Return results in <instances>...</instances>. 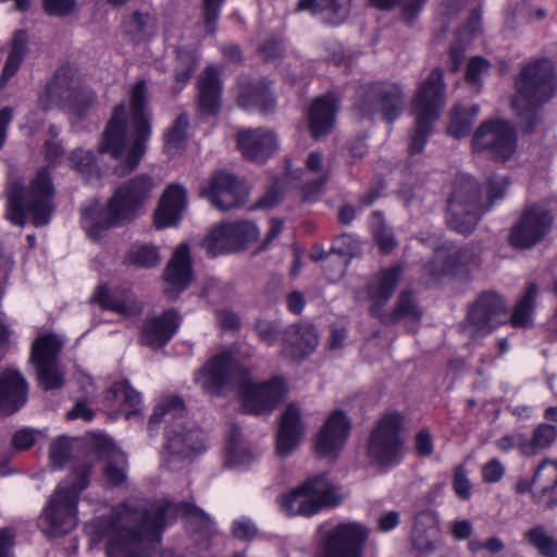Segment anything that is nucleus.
<instances>
[{
  "instance_id": "nucleus-1",
  "label": "nucleus",
  "mask_w": 557,
  "mask_h": 557,
  "mask_svg": "<svg viewBox=\"0 0 557 557\" xmlns=\"http://www.w3.org/2000/svg\"><path fill=\"white\" fill-rule=\"evenodd\" d=\"M186 519L187 528L197 540L212 533V520L200 508L188 503L160 499L149 506L125 504L108 517L94 522L95 534L108 537V557H150L160 542L161 530L176 517Z\"/></svg>"
},
{
  "instance_id": "nucleus-2",
  "label": "nucleus",
  "mask_w": 557,
  "mask_h": 557,
  "mask_svg": "<svg viewBox=\"0 0 557 557\" xmlns=\"http://www.w3.org/2000/svg\"><path fill=\"white\" fill-rule=\"evenodd\" d=\"M147 82L139 79L131 90V131L127 139L128 123L126 107L117 104L102 134L98 147L99 153H109L122 163L115 168L119 176L133 172L146 152V144L150 136L151 115L147 111Z\"/></svg>"
},
{
  "instance_id": "nucleus-3",
  "label": "nucleus",
  "mask_w": 557,
  "mask_h": 557,
  "mask_svg": "<svg viewBox=\"0 0 557 557\" xmlns=\"http://www.w3.org/2000/svg\"><path fill=\"white\" fill-rule=\"evenodd\" d=\"M153 188V180L147 174H139L117 187L106 208H86L83 226L88 236L97 240L103 231L133 221Z\"/></svg>"
},
{
  "instance_id": "nucleus-4",
  "label": "nucleus",
  "mask_w": 557,
  "mask_h": 557,
  "mask_svg": "<svg viewBox=\"0 0 557 557\" xmlns=\"http://www.w3.org/2000/svg\"><path fill=\"white\" fill-rule=\"evenodd\" d=\"M508 185L509 181L506 176L492 175L487 181L488 201L484 205L481 187L475 178L470 176L457 178L447 200V225L460 234H471L483 213L494 205L495 200L504 197Z\"/></svg>"
},
{
  "instance_id": "nucleus-5",
  "label": "nucleus",
  "mask_w": 557,
  "mask_h": 557,
  "mask_svg": "<svg viewBox=\"0 0 557 557\" xmlns=\"http://www.w3.org/2000/svg\"><path fill=\"white\" fill-rule=\"evenodd\" d=\"M92 467L91 461L79 462L59 483L38 519V527L46 536H64L75 529L79 494L89 484Z\"/></svg>"
},
{
  "instance_id": "nucleus-6",
  "label": "nucleus",
  "mask_w": 557,
  "mask_h": 557,
  "mask_svg": "<svg viewBox=\"0 0 557 557\" xmlns=\"http://www.w3.org/2000/svg\"><path fill=\"white\" fill-rule=\"evenodd\" d=\"M515 85L512 108L520 119L523 131L531 133L541 121V107L555 95L556 76L553 63L543 59L527 64Z\"/></svg>"
},
{
  "instance_id": "nucleus-7",
  "label": "nucleus",
  "mask_w": 557,
  "mask_h": 557,
  "mask_svg": "<svg viewBox=\"0 0 557 557\" xmlns=\"http://www.w3.org/2000/svg\"><path fill=\"white\" fill-rule=\"evenodd\" d=\"M8 218L16 225L25 224V215H32L35 226L49 223L53 208L51 197L53 187L47 169L37 173L27 190L20 182H12L8 187Z\"/></svg>"
},
{
  "instance_id": "nucleus-8",
  "label": "nucleus",
  "mask_w": 557,
  "mask_h": 557,
  "mask_svg": "<svg viewBox=\"0 0 557 557\" xmlns=\"http://www.w3.org/2000/svg\"><path fill=\"white\" fill-rule=\"evenodd\" d=\"M344 496L339 487L326 474H319L304 481L298 487L280 497L282 510L288 516H312L323 508L336 507Z\"/></svg>"
},
{
  "instance_id": "nucleus-9",
  "label": "nucleus",
  "mask_w": 557,
  "mask_h": 557,
  "mask_svg": "<svg viewBox=\"0 0 557 557\" xmlns=\"http://www.w3.org/2000/svg\"><path fill=\"white\" fill-rule=\"evenodd\" d=\"M508 319L504 297L494 290H485L470 305L465 320L459 324V332L470 341L476 342Z\"/></svg>"
},
{
  "instance_id": "nucleus-10",
  "label": "nucleus",
  "mask_w": 557,
  "mask_h": 557,
  "mask_svg": "<svg viewBox=\"0 0 557 557\" xmlns=\"http://www.w3.org/2000/svg\"><path fill=\"white\" fill-rule=\"evenodd\" d=\"M404 91L395 83L374 82L358 88L354 111L360 119L381 112L384 121L393 123L403 112Z\"/></svg>"
},
{
  "instance_id": "nucleus-11",
  "label": "nucleus",
  "mask_w": 557,
  "mask_h": 557,
  "mask_svg": "<svg viewBox=\"0 0 557 557\" xmlns=\"http://www.w3.org/2000/svg\"><path fill=\"white\" fill-rule=\"evenodd\" d=\"M95 101V94L83 87L79 78L69 65L59 67L47 87V95L40 98L44 110L52 104L73 111L82 116Z\"/></svg>"
},
{
  "instance_id": "nucleus-12",
  "label": "nucleus",
  "mask_w": 557,
  "mask_h": 557,
  "mask_svg": "<svg viewBox=\"0 0 557 557\" xmlns=\"http://www.w3.org/2000/svg\"><path fill=\"white\" fill-rule=\"evenodd\" d=\"M474 153H483L497 162H506L517 151V132L504 120H488L480 124L471 139Z\"/></svg>"
},
{
  "instance_id": "nucleus-13",
  "label": "nucleus",
  "mask_w": 557,
  "mask_h": 557,
  "mask_svg": "<svg viewBox=\"0 0 557 557\" xmlns=\"http://www.w3.org/2000/svg\"><path fill=\"white\" fill-rule=\"evenodd\" d=\"M403 416L392 412L383 416L372 430L368 442V455L383 467L398 463L403 457L404 441L400 437Z\"/></svg>"
},
{
  "instance_id": "nucleus-14",
  "label": "nucleus",
  "mask_w": 557,
  "mask_h": 557,
  "mask_svg": "<svg viewBox=\"0 0 557 557\" xmlns=\"http://www.w3.org/2000/svg\"><path fill=\"white\" fill-rule=\"evenodd\" d=\"M62 342L53 334L39 335L32 345L30 362L37 374L38 384L45 391L60 388L64 374L59 362Z\"/></svg>"
},
{
  "instance_id": "nucleus-15",
  "label": "nucleus",
  "mask_w": 557,
  "mask_h": 557,
  "mask_svg": "<svg viewBox=\"0 0 557 557\" xmlns=\"http://www.w3.org/2000/svg\"><path fill=\"white\" fill-rule=\"evenodd\" d=\"M553 222L554 216L546 205H531L511 226L508 242L517 249L531 248L550 232Z\"/></svg>"
},
{
  "instance_id": "nucleus-16",
  "label": "nucleus",
  "mask_w": 557,
  "mask_h": 557,
  "mask_svg": "<svg viewBox=\"0 0 557 557\" xmlns=\"http://www.w3.org/2000/svg\"><path fill=\"white\" fill-rule=\"evenodd\" d=\"M368 530L359 523H342L324 537L317 557H362Z\"/></svg>"
},
{
  "instance_id": "nucleus-17",
  "label": "nucleus",
  "mask_w": 557,
  "mask_h": 557,
  "mask_svg": "<svg viewBox=\"0 0 557 557\" xmlns=\"http://www.w3.org/2000/svg\"><path fill=\"white\" fill-rule=\"evenodd\" d=\"M243 409L247 413L261 414L273 410L283 399L286 389L281 379L256 384L249 379H243L239 384Z\"/></svg>"
},
{
  "instance_id": "nucleus-18",
  "label": "nucleus",
  "mask_w": 557,
  "mask_h": 557,
  "mask_svg": "<svg viewBox=\"0 0 557 557\" xmlns=\"http://www.w3.org/2000/svg\"><path fill=\"white\" fill-rule=\"evenodd\" d=\"M215 208L222 211L237 209L245 205L247 189L233 174L224 171L214 173L207 188L201 190Z\"/></svg>"
},
{
  "instance_id": "nucleus-19",
  "label": "nucleus",
  "mask_w": 557,
  "mask_h": 557,
  "mask_svg": "<svg viewBox=\"0 0 557 557\" xmlns=\"http://www.w3.org/2000/svg\"><path fill=\"white\" fill-rule=\"evenodd\" d=\"M237 367L231 351L211 357L197 372L196 380L211 395H221L235 380Z\"/></svg>"
},
{
  "instance_id": "nucleus-20",
  "label": "nucleus",
  "mask_w": 557,
  "mask_h": 557,
  "mask_svg": "<svg viewBox=\"0 0 557 557\" xmlns=\"http://www.w3.org/2000/svg\"><path fill=\"white\" fill-rule=\"evenodd\" d=\"M445 103L443 71L435 67L420 84L412 103V114L438 120L441 108Z\"/></svg>"
},
{
  "instance_id": "nucleus-21",
  "label": "nucleus",
  "mask_w": 557,
  "mask_h": 557,
  "mask_svg": "<svg viewBox=\"0 0 557 557\" xmlns=\"http://www.w3.org/2000/svg\"><path fill=\"white\" fill-rule=\"evenodd\" d=\"M351 423L342 410H334L315 436L314 448L320 457H335L344 447Z\"/></svg>"
},
{
  "instance_id": "nucleus-22",
  "label": "nucleus",
  "mask_w": 557,
  "mask_h": 557,
  "mask_svg": "<svg viewBox=\"0 0 557 557\" xmlns=\"http://www.w3.org/2000/svg\"><path fill=\"white\" fill-rule=\"evenodd\" d=\"M163 278L166 284L164 293L172 299L177 298L190 284L193 270L189 247L186 244H181L173 252L163 272Z\"/></svg>"
},
{
  "instance_id": "nucleus-23",
  "label": "nucleus",
  "mask_w": 557,
  "mask_h": 557,
  "mask_svg": "<svg viewBox=\"0 0 557 557\" xmlns=\"http://www.w3.org/2000/svg\"><path fill=\"white\" fill-rule=\"evenodd\" d=\"M306 431L301 411L296 404H289L281 414L276 434V454L285 458L299 446Z\"/></svg>"
},
{
  "instance_id": "nucleus-24",
  "label": "nucleus",
  "mask_w": 557,
  "mask_h": 557,
  "mask_svg": "<svg viewBox=\"0 0 557 557\" xmlns=\"http://www.w3.org/2000/svg\"><path fill=\"white\" fill-rule=\"evenodd\" d=\"M166 450L174 459L184 460L191 458L203 450V434L191 425L178 422L171 426L166 433Z\"/></svg>"
},
{
  "instance_id": "nucleus-25",
  "label": "nucleus",
  "mask_w": 557,
  "mask_h": 557,
  "mask_svg": "<svg viewBox=\"0 0 557 557\" xmlns=\"http://www.w3.org/2000/svg\"><path fill=\"white\" fill-rule=\"evenodd\" d=\"M404 273L399 264L386 268L377 272L367 285V294L372 301L370 314L376 318L382 313L385 304L392 298L399 280Z\"/></svg>"
},
{
  "instance_id": "nucleus-26",
  "label": "nucleus",
  "mask_w": 557,
  "mask_h": 557,
  "mask_svg": "<svg viewBox=\"0 0 557 557\" xmlns=\"http://www.w3.org/2000/svg\"><path fill=\"white\" fill-rule=\"evenodd\" d=\"M28 384L24 375L14 369L0 373V416H10L25 405Z\"/></svg>"
},
{
  "instance_id": "nucleus-27",
  "label": "nucleus",
  "mask_w": 557,
  "mask_h": 557,
  "mask_svg": "<svg viewBox=\"0 0 557 557\" xmlns=\"http://www.w3.org/2000/svg\"><path fill=\"white\" fill-rule=\"evenodd\" d=\"M178 326V312L175 309H169L145 321L139 341L152 349L161 348L171 339Z\"/></svg>"
},
{
  "instance_id": "nucleus-28",
  "label": "nucleus",
  "mask_w": 557,
  "mask_h": 557,
  "mask_svg": "<svg viewBox=\"0 0 557 557\" xmlns=\"http://www.w3.org/2000/svg\"><path fill=\"white\" fill-rule=\"evenodd\" d=\"M237 146L246 159L262 163L276 150V136L272 131L248 129L238 133Z\"/></svg>"
},
{
  "instance_id": "nucleus-29",
  "label": "nucleus",
  "mask_w": 557,
  "mask_h": 557,
  "mask_svg": "<svg viewBox=\"0 0 557 557\" xmlns=\"http://www.w3.org/2000/svg\"><path fill=\"white\" fill-rule=\"evenodd\" d=\"M338 98L335 94L317 97L308 111V126L313 138L327 135L335 125Z\"/></svg>"
},
{
  "instance_id": "nucleus-30",
  "label": "nucleus",
  "mask_w": 557,
  "mask_h": 557,
  "mask_svg": "<svg viewBox=\"0 0 557 557\" xmlns=\"http://www.w3.org/2000/svg\"><path fill=\"white\" fill-rule=\"evenodd\" d=\"M317 345L318 335L312 325L294 324L284 333L283 352L292 360H302L315 349Z\"/></svg>"
},
{
  "instance_id": "nucleus-31",
  "label": "nucleus",
  "mask_w": 557,
  "mask_h": 557,
  "mask_svg": "<svg viewBox=\"0 0 557 557\" xmlns=\"http://www.w3.org/2000/svg\"><path fill=\"white\" fill-rule=\"evenodd\" d=\"M98 458L104 460L103 472L108 482L112 485H121L127 479V457L111 441L102 438L98 441Z\"/></svg>"
},
{
  "instance_id": "nucleus-32",
  "label": "nucleus",
  "mask_w": 557,
  "mask_h": 557,
  "mask_svg": "<svg viewBox=\"0 0 557 557\" xmlns=\"http://www.w3.org/2000/svg\"><path fill=\"white\" fill-rule=\"evenodd\" d=\"M185 202V189L180 185H170L164 191L160 205L154 212L156 226L163 228L176 224L181 219Z\"/></svg>"
},
{
  "instance_id": "nucleus-33",
  "label": "nucleus",
  "mask_w": 557,
  "mask_h": 557,
  "mask_svg": "<svg viewBox=\"0 0 557 557\" xmlns=\"http://www.w3.org/2000/svg\"><path fill=\"white\" fill-rule=\"evenodd\" d=\"M440 537V529L435 516L424 510L414 517L412 529V545L421 554H426L435 549Z\"/></svg>"
},
{
  "instance_id": "nucleus-34",
  "label": "nucleus",
  "mask_w": 557,
  "mask_h": 557,
  "mask_svg": "<svg viewBox=\"0 0 557 557\" xmlns=\"http://www.w3.org/2000/svg\"><path fill=\"white\" fill-rule=\"evenodd\" d=\"M91 301L99 305L102 309L112 310L122 315H136L141 312V305L136 301L129 293L124 296H117L106 285H100L96 289Z\"/></svg>"
},
{
  "instance_id": "nucleus-35",
  "label": "nucleus",
  "mask_w": 557,
  "mask_h": 557,
  "mask_svg": "<svg viewBox=\"0 0 557 557\" xmlns=\"http://www.w3.org/2000/svg\"><path fill=\"white\" fill-rule=\"evenodd\" d=\"M422 317V311L419 308L417 300L411 292L404 290L397 297V301L392 311L387 312L383 309L382 313L376 317L381 323L392 325L400 320H407L413 323L412 331H416V325Z\"/></svg>"
},
{
  "instance_id": "nucleus-36",
  "label": "nucleus",
  "mask_w": 557,
  "mask_h": 557,
  "mask_svg": "<svg viewBox=\"0 0 557 557\" xmlns=\"http://www.w3.org/2000/svg\"><path fill=\"white\" fill-rule=\"evenodd\" d=\"M357 244L349 235L343 234L338 236L332 247L331 255L336 257H327L324 267L326 276L330 281H336L344 275L347 258H352L357 253Z\"/></svg>"
},
{
  "instance_id": "nucleus-37",
  "label": "nucleus",
  "mask_w": 557,
  "mask_h": 557,
  "mask_svg": "<svg viewBox=\"0 0 557 557\" xmlns=\"http://www.w3.org/2000/svg\"><path fill=\"white\" fill-rule=\"evenodd\" d=\"M156 28V18L148 11L134 10L122 20V32L124 37L133 42L146 41Z\"/></svg>"
},
{
  "instance_id": "nucleus-38",
  "label": "nucleus",
  "mask_w": 557,
  "mask_h": 557,
  "mask_svg": "<svg viewBox=\"0 0 557 557\" xmlns=\"http://www.w3.org/2000/svg\"><path fill=\"white\" fill-rule=\"evenodd\" d=\"M351 0H299L297 10H307L313 14H325L332 25L345 22L349 15Z\"/></svg>"
},
{
  "instance_id": "nucleus-39",
  "label": "nucleus",
  "mask_w": 557,
  "mask_h": 557,
  "mask_svg": "<svg viewBox=\"0 0 557 557\" xmlns=\"http://www.w3.org/2000/svg\"><path fill=\"white\" fill-rule=\"evenodd\" d=\"M557 437V428L553 424L541 423L533 431L532 437L518 434V448L525 456H533L549 447Z\"/></svg>"
},
{
  "instance_id": "nucleus-40",
  "label": "nucleus",
  "mask_w": 557,
  "mask_h": 557,
  "mask_svg": "<svg viewBox=\"0 0 557 557\" xmlns=\"http://www.w3.org/2000/svg\"><path fill=\"white\" fill-rule=\"evenodd\" d=\"M199 106L207 113H214L219 107L220 81L216 70L206 69L199 78Z\"/></svg>"
},
{
  "instance_id": "nucleus-41",
  "label": "nucleus",
  "mask_w": 557,
  "mask_h": 557,
  "mask_svg": "<svg viewBox=\"0 0 557 557\" xmlns=\"http://www.w3.org/2000/svg\"><path fill=\"white\" fill-rule=\"evenodd\" d=\"M28 36L24 30H16L12 38L11 49L4 63L2 74L0 77V89H2L9 79L13 77L18 71L25 55L28 52L27 48Z\"/></svg>"
},
{
  "instance_id": "nucleus-42",
  "label": "nucleus",
  "mask_w": 557,
  "mask_h": 557,
  "mask_svg": "<svg viewBox=\"0 0 557 557\" xmlns=\"http://www.w3.org/2000/svg\"><path fill=\"white\" fill-rule=\"evenodd\" d=\"M306 166L308 171L319 175L318 178L306 184L302 189V201H312L314 197L322 191L329 181L330 169L323 165L322 156L318 151L309 153Z\"/></svg>"
},
{
  "instance_id": "nucleus-43",
  "label": "nucleus",
  "mask_w": 557,
  "mask_h": 557,
  "mask_svg": "<svg viewBox=\"0 0 557 557\" xmlns=\"http://www.w3.org/2000/svg\"><path fill=\"white\" fill-rule=\"evenodd\" d=\"M461 263V250L438 248L432 261L425 265L428 274L433 280H438L444 275L450 274Z\"/></svg>"
},
{
  "instance_id": "nucleus-44",
  "label": "nucleus",
  "mask_w": 557,
  "mask_h": 557,
  "mask_svg": "<svg viewBox=\"0 0 557 557\" xmlns=\"http://www.w3.org/2000/svg\"><path fill=\"white\" fill-rule=\"evenodd\" d=\"M543 484L541 493L546 495L552 493L557 486V463L554 461L544 460L535 471L532 482L520 480L516 484L517 493L523 494L531 490L532 484Z\"/></svg>"
},
{
  "instance_id": "nucleus-45",
  "label": "nucleus",
  "mask_w": 557,
  "mask_h": 557,
  "mask_svg": "<svg viewBox=\"0 0 557 557\" xmlns=\"http://www.w3.org/2000/svg\"><path fill=\"white\" fill-rule=\"evenodd\" d=\"M238 104L246 110L259 107L260 111L267 114L273 111L275 102L268 88L257 84L242 89Z\"/></svg>"
},
{
  "instance_id": "nucleus-46",
  "label": "nucleus",
  "mask_w": 557,
  "mask_h": 557,
  "mask_svg": "<svg viewBox=\"0 0 557 557\" xmlns=\"http://www.w3.org/2000/svg\"><path fill=\"white\" fill-rule=\"evenodd\" d=\"M185 414V407L183 399L177 396H171L160 403L153 413L150 416L148 422V430L152 434L158 430L161 421L176 422L181 420Z\"/></svg>"
},
{
  "instance_id": "nucleus-47",
  "label": "nucleus",
  "mask_w": 557,
  "mask_h": 557,
  "mask_svg": "<svg viewBox=\"0 0 557 557\" xmlns=\"http://www.w3.org/2000/svg\"><path fill=\"white\" fill-rule=\"evenodd\" d=\"M107 399L119 401L125 409L126 419L138 412L140 395L126 381L114 383L107 393Z\"/></svg>"
},
{
  "instance_id": "nucleus-48",
  "label": "nucleus",
  "mask_w": 557,
  "mask_h": 557,
  "mask_svg": "<svg viewBox=\"0 0 557 557\" xmlns=\"http://www.w3.org/2000/svg\"><path fill=\"white\" fill-rule=\"evenodd\" d=\"M523 537L542 557H557V539L544 525L532 527L523 533Z\"/></svg>"
},
{
  "instance_id": "nucleus-49",
  "label": "nucleus",
  "mask_w": 557,
  "mask_h": 557,
  "mask_svg": "<svg viewBox=\"0 0 557 557\" xmlns=\"http://www.w3.org/2000/svg\"><path fill=\"white\" fill-rule=\"evenodd\" d=\"M478 113V106H472L469 109L456 107L447 126V134L456 139L469 135Z\"/></svg>"
},
{
  "instance_id": "nucleus-50",
  "label": "nucleus",
  "mask_w": 557,
  "mask_h": 557,
  "mask_svg": "<svg viewBox=\"0 0 557 557\" xmlns=\"http://www.w3.org/2000/svg\"><path fill=\"white\" fill-rule=\"evenodd\" d=\"M71 166L81 173L86 181L99 180L101 177L100 169L96 163V157L91 150L77 148L69 156Z\"/></svg>"
},
{
  "instance_id": "nucleus-51",
  "label": "nucleus",
  "mask_w": 557,
  "mask_h": 557,
  "mask_svg": "<svg viewBox=\"0 0 557 557\" xmlns=\"http://www.w3.org/2000/svg\"><path fill=\"white\" fill-rule=\"evenodd\" d=\"M539 287L535 283H529L523 296L516 305L510 321L513 326H527L531 322V315L535 307V298Z\"/></svg>"
},
{
  "instance_id": "nucleus-52",
  "label": "nucleus",
  "mask_w": 557,
  "mask_h": 557,
  "mask_svg": "<svg viewBox=\"0 0 557 557\" xmlns=\"http://www.w3.org/2000/svg\"><path fill=\"white\" fill-rule=\"evenodd\" d=\"M188 117L185 113L180 114L173 125L164 135V150L169 156L180 153L186 144V129Z\"/></svg>"
},
{
  "instance_id": "nucleus-53",
  "label": "nucleus",
  "mask_w": 557,
  "mask_h": 557,
  "mask_svg": "<svg viewBox=\"0 0 557 557\" xmlns=\"http://www.w3.org/2000/svg\"><path fill=\"white\" fill-rule=\"evenodd\" d=\"M234 251L244 249L259 236L258 227L247 221L225 224Z\"/></svg>"
},
{
  "instance_id": "nucleus-54",
  "label": "nucleus",
  "mask_w": 557,
  "mask_h": 557,
  "mask_svg": "<svg viewBox=\"0 0 557 557\" xmlns=\"http://www.w3.org/2000/svg\"><path fill=\"white\" fill-rule=\"evenodd\" d=\"M251 458L252 456L249 448L244 444L240 431L237 428H233L228 440L225 465L227 467L245 465L250 461Z\"/></svg>"
},
{
  "instance_id": "nucleus-55",
  "label": "nucleus",
  "mask_w": 557,
  "mask_h": 557,
  "mask_svg": "<svg viewBox=\"0 0 557 557\" xmlns=\"http://www.w3.org/2000/svg\"><path fill=\"white\" fill-rule=\"evenodd\" d=\"M225 224L214 228L203 240V248L211 257H216L222 253L235 252L231 245Z\"/></svg>"
},
{
  "instance_id": "nucleus-56",
  "label": "nucleus",
  "mask_w": 557,
  "mask_h": 557,
  "mask_svg": "<svg viewBox=\"0 0 557 557\" xmlns=\"http://www.w3.org/2000/svg\"><path fill=\"white\" fill-rule=\"evenodd\" d=\"M373 5L381 10H391L396 5L401 8V18L411 24L420 13L426 0H370Z\"/></svg>"
},
{
  "instance_id": "nucleus-57",
  "label": "nucleus",
  "mask_w": 557,
  "mask_h": 557,
  "mask_svg": "<svg viewBox=\"0 0 557 557\" xmlns=\"http://www.w3.org/2000/svg\"><path fill=\"white\" fill-rule=\"evenodd\" d=\"M434 122L435 120L416 116L414 128L408 145V152L411 157L423 151L428 138L432 133Z\"/></svg>"
},
{
  "instance_id": "nucleus-58",
  "label": "nucleus",
  "mask_w": 557,
  "mask_h": 557,
  "mask_svg": "<svg viewBox=\"0 0 557 557\" xmlns=\"http://www.w3.org/2000/svg\"><path fill=\"white\" fill-rule=\"evenodd\" d=\"M126 262L138 268H152L160 262V256L154 246L143 245L127 253Z\"/></svg>"
},
{
  "instance_id": "nucleus-59",
  "label": "nucleus",
  "mask_w": 557,
  "mask_h": 557,
  "mask_svg": "<svg viewBox=\"0 0 557 557\" xmlns=\"http://www.w3.org/2000/svg\"><path fill=\"white\" fill-rule=\"evenodd\" d=\"M195 59L189 52H178L177 63L175 66V83L174 91L178 92L182 86L190 78L195 71Z\"/></svg>"
},
{
  "instance_id": "nucleus-60",
  "label": "nucleus",
  "mask_w": 557,
  "mask_h": 557,
  "mask_svg": "<svg viewBox=\"0 0 557 557\" xmlns=\"http://www.w3.org/2000/svg\"><path fill=\"white\" fill-rule=\"evenodd\" d=\"M379 221V226L374 230V238L383 253H389L396 247V239L392 231L383 223V215L375 211L372 213Z\"/></svg>"
},
{
  "instance_id": "nucleus-61",
  "label": "nucleus",
  "mask_w": 557,
  "mask_h": 557,
  "mask_svg": "<svg viewBox=\"0 0 557 557\" xmlns=\"http://www.w3.org/2000/svg\"><path fill=\"white\" fill-rule=\"evenodd\" d=\"M224 0H202V16L206 33L214 34L215 24L220 15V10Z\"/></svg>"
},
{
  "instance_id": "nucleus-62",
  "label": "nucleus",
  "mask_w": 557,
  "mask_h": 557,
  "mask_svg": "<svg viewBox=\"0 0 557 557\" xmlns=\"http://www.w3.org/2000/svg\"><path fill=\"white\" fill-rule=\"evenodd\" d=\"M71 455L70 443L66 438L60 437L50 445V462L54 468L61 469Z\"/></svg>"
},
{
  "instance_id": "nucleus-63",
  "label": "nucleus",
  "mask_w": 557,
  "mask_h": 557,
  "mask_svg": "<svg viewBox=\"0 0 557 557\" xmlns=\"http://www.w3.org/2000/svg\"><path fill=\"white\" fill-rule=\"evenodd\" d=\"M42 7L49 15L67 16L76 9V0H42Z\"/></svg>"
},
{
  "instance_id": "nucleus-64",
  "label": "nucleus",
  "mask_w": 557,
  "mask_h": 557,
  "mask_svg": "<svg viewBox=\"0 0 557 557\" xmlns=\"http://www.w3.org/2000/svg\"><path fill=\"white\" fill-rule=\"evenodd\" d=\"M255 330L260 341L268 345L274 344L280 336V327L272 321L260 319L256 322Z\"/></svg>"
}]
</instances>
